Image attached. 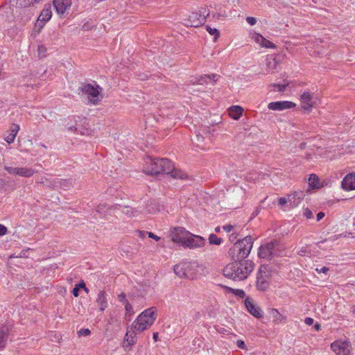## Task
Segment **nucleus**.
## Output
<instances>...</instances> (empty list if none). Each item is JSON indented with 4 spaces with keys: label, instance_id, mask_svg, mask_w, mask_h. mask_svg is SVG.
<instances>
[{
    "label": "nucleus",
    "instance_id": "obj_1",
    "mask_svg": "<svg viewBox=\"0 0 355 355\" xmlns=\"http://www.w3.org/2000/svg\"><path fill=\"white\" fill-rule=\"evenodd\" d=\"M253 246L251 236L237 240L229 249L228 254L233 261L223 270L225 277L234 281L245 279L253 270L254 264L251 260H245Z\"/></svg>",
    "mask_w": 355,
    "mask_h": 355
},
{
    "label": "nucleus",
    "instance_id": "obj_2",
    "mask_svg": "<svg viewBox=\"0 0 355 355\" xmlns=\"http://www.w3.org/2000/svg\"><path fill=\"white\" fill-rule=\"evenodd\" d=\"M144 173L148 175H157L160 173L170 175L173 178L184 179L187 175L180 169H176L174 164L167 158H148Z\"/></svg>",
    "mask_w": 355,
    "mask_h": 355
},
{
    "label": "nucleus",
    "instance_id": "obj_3",
    "mask_svg": "<svg viewBox=\"0 0 355 355\" xmlns=\"http://www.w3.org/2000/svg\"><path fill=\"white\" fill-rule=\"evenodd\" d=\"M174 272L180 278L193 279L198 272V264L196 261H182L174 266Z\"/></svg>",
    "mask_w": 355,
    "mask_h": 355
},
{
    "label": "nucleus",
    "instance_id": "obj_4",
    "mask_svg": "<svg viewBox=\"0 0 355 355\" xmlns=\"http://www.w3.org/2000/svg\"><path fill=\"white\" fill-rule=\"evenodd\" d=\"M98 89V85L95 87L89 83L82 84V86L80 87L81 92L88 96L89 102L94 105L98 104L102 98L100 95Z\"/></svg>",
    "mask_w": 355,
    "mask_h": 355
},
{
    "label": "nucleus",
    "instance_id": "obj_5",
    "mask_svg": "<svg viewBox=\"0 0 355 355\" xmlns=\"http://www.w3.org/2000/svg\"><path fill=\"white\" fill-rule=\"evenodd\" d=\"M270 276L268 266L261 265L257 277V287L259 291H265L269 287L268 279Z\"/></svg>",
    "mask_w": 355,
    "mask_h": 355
},
{
    "label": "nucleus",
    "instance_id": "obj_6",
    "mask_svg": "<svg viewBox=\"0 0 355 355\" xmlns=\"http://www.w3.org/2000/svg\"><path fill=\"white\" fill-rule=\"evenodd\" d=\"M52 16L51 6H46V7L41 11L40 15L37 17V21L35 24L34 30L40 33L41 29L44 27L45 24L49 21Z\"/></svg>",
    "mask_w": 355,
    "mask_h": 355
},
{
    "label": "nucleus",
    "instance_id": "obj_7",
    "mask_svg": "<svg viewBox=\"0 0 355 355\" xmlns=\"http://www.w3.org/2000/svg\"><path fill=\"white\" fill-rule=\"evenodd\" d=\"M331 348L336 355H350L352 346L349 342L336 340L331 343Z\"/></svg>",
    "mask_w": 355,
    "mask_h": 355
},
{
    "label": "nucleus",
    "instance_id": "obj_8",
    "mask_svg": "<svg viewBox=\"0 0 355 355\" xmlns=\"http://www.w3.org/2000/svg\"><path fill=\"white\" fill-rule=\"evenodd\" d=\"M171 237L173 242L181 243L183 246L189 236V232L187 231L184 227H174L171 231Z\"/></svg>",
    "mask_w": 355,
    "mask_h": 355
},
{
    "label": "nucleus",
    "instance_id": "obj_9",
    "mask_svg": "<svg viewBox=\"0 0 355 355\" xmlns=\"http://www.w3.org/2000/svg\"><path fill=\"white\" fill-rule=\"evenodd\" d=\"M205 21V17L197 12H192L188 18L183 19V24L186 26L198 27Z\"/></svg>",
    "mask_w": 355,
    "mask_h": 355
},
{
    "label": "nucleus",
    "instance_id": "obj_10",
    "mask_svg": "<svg viewBox=\"0 0 355 355\" xmlns=\"http://www.w3.org/2000/svg\"><path fill=\"white\" fill-rule=\"evenodd\" d=\"M5 169L9 174L18 175L25 178L31 177L35 173H36L34 169L26 167L6 166Z\"/></svg>",
    "mask_w": 355,
    "mask_h": 355
},
{
    "label": "nucleus",
    "instance_id": "obj_11",
    "mask_svg": "<svg viewBox=\"0 0 355 355\" xmlns=\"http://www.w3.org/2000/svg\"><path fill=\"white\" fill-rule=\"evenodd\" d=\"M155 320L156 309L155 307H151L145 310L138 316V320L144 321L147 325H152Z\"/></svg>",
    "mask_w": 355,
    "mask_h": 355
},
{
    "label": "nucleus",
    "instance_id": "obj_12",
    "mask_svg": "<svg viewBox=\"0 0 355 355\" xmlns=\"http://www.w3.org/2000/svg\"><path fill=\"white\" fill-rule=\"evenodd\" d=\"M205 240L200 236L192 234L189 232L184 246L190 248H199L205 244Z\"/></svg>",
    "mask_w": 355,
    "mask_h": 355
},
{
    "label": "nucleus",
    "instance_id": "obj_13",
    "mask_svg": "<svg viewBox=\"0 0 355 355\" xmlns=\"http://www.w3.org/2000/svg\"><path fill=\"white\" fill-rule=\"evenodd\" d=\"M245 305L248 311L257 318H263L262 311L256 304H253L252 299L248 297L245 300Z\"/></svg>",
    "mask_w": 355,
    "mask_h": 355
},
{
    "label": "nucleus",
    "instance_id": "obj_14",
    "mask_svg": "<svg viewBox=\"0 0 355 355\" xmlns=\"http://www.w3.org/2000/svg\"><path fill=\"white\" fill-rule=\"evenodd\" d=\"M295 103L291 101H284L271 102L268 104V107L272 110L282 111L284 110L293 108L295 107Z\"/></svg>",
    "mask_w": 355,
    "mask_h": 355
},
{
    "label": "nucleus",
    "instance_id": "obj_15",
    "mask_svg": "<svg viewBox=\"0 0 355 355\" xmlns=\"http://www.w3.org/2000/svg\"><path fill=\"white\" fill-rule=\"evenodd\" d=\"M137 332L135 329H132V327L130 329L127 330L123 341L124 347L132 346L137 343V338L136 335Z\"/></svg>",
    "mask_w": 355,
    "mask_h": 355
},
{
    "label": "nucleus",
    "instance_id": "obj_16",
    "mask_svg": "<svg viewBox=\"0 0 355 355\" xmlns=\"http://www.w3.org/2000/svg\"><path fill=\"white\" fill-rule=\"evenodd\" d=\"M58 181L56 178H53L51 176H41L36 180V183L43 184L45 187L51 188L53 189H57V183Z\"/></svg>",
    "mask_w": 355,
    "mask_h": 355
},
{
    "label": "nucleus",
    "instance_id": "obj_17",
    "mask_svg": "<svg viewBox=\"0 0 355 355\" xmlns=\"http://www.w3.org/2000/svg\"><path fill=\"white\" fill-rule=\"evenodd\" d=\"M71 5V0H53V6L58 14L62 15Z\"/></svg>",
    "mask_w": 355,
    "mask_h": 355
},
{
    "label": "nucleus",
    "instance_id": "obj_18",
    "mask_svg": "<svg viewBox=\"0 0 355 355\" xmlns=\"http://www.w3.org/2000/svg\"><path fill=\"white\" fill-rule=\"evenodd\" d=\"M313 96L309 92H305L301 95L302 109L306 112H310L313 107L311 101Z\"/></svg>",
    "mask_w": 355,
    "mask_h": 355
},
{
    "label": "nucleus",
    "instance_id": "obj_19",
    "mask_svg": "<svg viewBox=\"0 0 355 355\" xmlns=\"http://www.w3.org/2000/svg\"><path fill=\"white\" fill-rule=\"evenodd\" d=\"M342 188L346 191L355 189V173L347 175L342 181Z\"/></svg>",
    "mask_w": 355,
    "mask_h": 355
},
{
    "label": "nucleus",
    "instance_id": "obj_20",
    "mask_svg": "<svg viewBox=\"0 0 355 355\" xmlns=\"http://www.w3.org/2000/svg\"><path fill=\"white\" fill-rule=\"evenodd\" d=\"M107 297V295L104 291L101 290L98 291L96 302L99 306V310L102 312L104 311L108 306Z\"/></svg>",
    "mask_w": 355,
    "mask_h": 355
},
{
    "label": "nucleus",
    "instance_id": "obj_21",
    "mask_svg": "<svg viewBox=\"0 0 355 355\" xmlns=\"http://www.w3.org/2000/svg\"><path fill=\"white\" fill-rule=\"evenodd\" d=\"M9 328L8 326H2L0 328V349L6 347L8 338Z\"/></svg>",
    "mask_w": 355,
    "mask_h": 355
},
{
    "label": "nucleus",
    "instance_id": "obj_22",
    "mask_svg": "<svg viewBox=\"0 0 355 355\" xmlns=\"http://www.w3.org/2000/svg\"><path fill=\"white\" fill-rule=\"evenodd\" d=\"M150 288L149 286H141V288H136L135 291H133L130 295V299L132 301L136 300L137 297H144L148 293V291Z\"/></svg>",
    "mask_w": 355,
    "mask_h": 355
},
{
    "label": "nucleus",
    "instance_id": "obj_23",
    "mask_svg": "<svg viewBox=\"0 0 355 355\" xmlns=\"http://www.w3.org/2000/svg\"><path fill=\"white\" fill-rule=\"evenodd\" d=\"M243 108L239 105H234L230 107L229 114L231 118L238 120L243 114Z\"/></svg>",
    "mask_w": 355,
    "mask_h": 355
},
{
    "label": "nucleus",
    "instance_id": "obj_24",
    "mask_svg": "<svg viewBox=\"0 0 355 355\" xmlns=\"http://www.w3.org/2000/svg\"><path fill=\"white\" fill-rule=\"evenodd\" d=\"M131 327L132 329H135L137 331L142 332L143 331L151 327V325H147L144 321H139L137 317Z\"/></svg>",
    "mask_w": 355,
    "mask_h": 355
},
{
    "label": "nucleus",
    "instance_id": "obj_25",
    "mask_svg": "<svg viewBox=\"0 0 355 355\" xmlns=\"http://www.w3.org/2000/svg\"><path fill=\"white\" fill-rule=\"evenodd\" d=\"M275 254V252H270L265 245H261L259 249L258 255L261 259H271Z\"/></svg>",
    "mask_w": 355,
    "mask_h": 355
},
{
    "label": "nucleus",
    "instance_id": "obj_26",
    "mask_svg": "<svg viewBox=\"0 0 355 355\" xmlns=\"http://www.w3.org/2000/svg\"><path fill=\"white\" fill-rule=\"evenodd\" d=\"M309 187L312 189L320 188L319 178L315 174L310 175L309 178Z\"/></svg>",
    "mask_w": 355,
    "mask_h": 355
},
{
    "label": "nucleus",
    "instance_id": "obj_27",
    "mask_svg": "<svg viewBox=\"0 0 355 355\" xmlns=\"http://www.w3.org/2000/svg\"><path fill=\"white\" fill-rule=\"evenodd\" d=\"M208 78L209 77L207 75L200 76L199 77H196L194 79L191 80V82L193 85H203L205 83H208L209 82Z\"/></svg>",
    "mask_w": 355,
    "mask_h": 355
},
{
    "label": "nucleus",
    "instance_id": "obj_28",
    "mask_svg": "<svg viewBox=\"0 0 355 355\" xmlns=\"http://www.w3.org/2000/svg\"><path fill=\"white\" fill-rule=\"evenodd\" d=\"M56 180L58 181V182L56 184L57 189L58 188H63L64 189H67V188H69V186L71 184V180H64V179H59L56 178Z\"/></svg>",
    "mask_w": 355,
    "mask_h": 355
},
{
    "label": "nucleus",
    "instance_id": "obj_29",
    "mask_svg": "<svg viewBox=\"0 0 355 355\" xmlns=\"http://www.w3.org/2000/svg\"><path fill=\"white\" fill-rule=\"evenodd\" d=\"M223 240L221 238L218 237L214 234H211L209 236V243L211 245H219L221 244Z\"/></svg>",
    "mask_w": 355,
    "mask_h": 355
},
{
    "label": "nucleus",
    "instance_id": "obj_30",
    "mask_svg": "<svg viewBox=\"0 0 355 355\" xmlns=\"http://www.w3.org/2000/svg\"><path fill=\"white\" fill-rule=\"evenodd\" d=\"M259 39L262 41L261 46L270 49H275L276 46L270 41L268 40L265 37H259Z\"/></svg>",
    "mask_w": 355,
    "mask_h": 355
},
{
    "label": "nucleus",
    "instance_id": "obj_31",
    "mask_svg": "<svg viewBox=\"0 0 355 355\" xmlns=\"http://www.w3.org/2000/svg\"><path fill=\"white\" fill-rule=\"evenodd\" d=\"M110 209V207L107 206V204L105 203H103V204H99L97 207H96V211L99 214H104L105 213L108 209Z\"/></svg>",
    "mask_w": 355,
    "mask_h": 355
},
{
    "label": "nucleus",
    "instance_id": "obj_32",
    "mask_svg": "<svg viewBox=\"0 0 355 355\" xmlns=\"http://www.w3.org/2000/svg\"><path fill=\"white\" fill-rule=\"evenodd\" d=\"M206 30L208 31V33L211 35H214V39L215 40L219 36V31L218 29L214 28H211L210 26H206Z\"/></svg>",
    "mask_w": 355,
    "mask_h": 355
},
{
    "label": "nucleus",
    "instance_id": "obj_33",
    "mask_svg": "<svg viewBox=\"0 0 355 355\" xmlns=\"http://www.w3.org/2000/svg\"><path fill=\"white\" fill-rule=\"evenodd\" d=\"M264 245L267 249H268L270 251V252H274V249L277 245H278V242L277 241L274 240L270 243H267Z\"/></svg>",
    "mask_w": 355,
    "mask_h": 355
},
{
    "label": "nucleus",
    "instance_id": "obj_34",
    "mask_svg": "<svg viewBox=\"0 0 355 355\" xmlns=\"http://www.w3.org/2000/svg\"><path fill=\"white\" fill-rule=\"evenodd\" d=\"M298 194H299V193H298L297 192L295 191L293 194H291V195H288V201L291 203V200H292V199H295V197H297V198H298L299 200H300V199H301V198H303V197H304V194L302 192H301V193H300V195L299 196H298Z\"/></svg>",
    "mask_w": 355,
    "mask_h": 355
},
{
    "label": "nucleus",
    "instance_id": "obj_35",
    "mask_svg": "<svg viewBox=\"0 0 355 355\" xmlns=\"http://www.w3.org/2000/svg\"><path fill=\"white\" fill-rule=\"evenodd\" d=\"M16 137L15 133L10 132L8 135L5 138V140L8 143L11 144L14 141Z\"/></svg>",
    "mask_w": 355,
    "mask_h": 355
},
{
    "label": "nucleus",
    "instance_id": "obj_36",
    "mask_svg": "<svg viewBox=\"0 0 355 355\" xmlns=\"http://www.w3.org/2000/svg\"><path fill=\"white\" fill-rule=\"evenodd\" d=\"M239 234L234 232L233 233H232L230 236H229V240L231 243H235L238 239V236H239Z\"/></svg>",
    "mask_w": 355,
    "mask_h": 355
},
{
    "label": "nucleus",
    "instance_id": "obj_37",
    "mask_svg": "<svg viewBox=\"0 0 355 355\" xmlns=\"http://www.w3.org/2000/svg\"><path fill=\"white\" fill-rule=\"evenodd\" d=\"M234 294L238 296L239 298H244L245 296V293L243 290L241 289H235Z\"/></svg>",
    "mask_w": 355,
    "mask_h": 355
},
{
    "label": "nucleus",
    "instance_id": "obj_38",
    "mask_svg": "<svg viewBox=\"0 0 355 355\" xmlns=\"http://www.w3.org/2000/svg\"><path fill=\"white\" fill-rule=\"evenodd\" d=\"M78 334L79 336H87L91 334V331L89 329H81L78 332Z\"/></svg>",
    "mask_w": 355,
    "mask_h": 355
},
{
    "label": "nucleus",
    "instance_id": "obj_39",
    "mask_svg": "<svg viewBox=\"0 0 355 355\" xmlns=\"http://www.w3.org/2000/svg\"><path fill=\"white\" fill-rule=\"evenodd\" d=\"M118 300L119 302H123V304H125V302H129L126 299V295L124 293H121L118 295Z\"/></svg>",
    "mask_w": 355,
    "mask_h": 355
},
{
    "label": "nucleus",
    "instance_id": "obj_40",
    "mask_svg": "<svg viewBox=\"0 0 355 355\" xmlns=\"http://www.w3.org/2000/svg\"><path fill=\"white\" fill-rule=\"evenodd\" d=\"M46 49L44 46L40 45L38 46V54L40 56H45Z\"/></svg>",
    "mask_w": 355,
    "mask_h": 355
},
{
    "label": "nucleus",
    "instance_id": "obj_41",
    "mask_svg": "<svg viewBox=\"0 0 355 355\" xmlns=\"http://www.w3.org/2000/svg\"><path fill=\"white\" fill-rule=\"evenodd\" d=\"M124 306L126 314H131L132 312V307L130 302H125Z\"/></svg>",
    "mask_w": 355,
    "mask_h": 355
},
{
    "label": "nucleus",
    "instance_id": "obj_42",
    "mask_svg": "<svg viewBox=\"0 0 355 355\" xmlns=\"http://www.w3.org/2000/svg\"><path fill=\"white\" fill-rule=\"evenodd\" d=\"M272 86L274 87H277L279 92H284L288 85L274 84Z\"/></svg>",
    "mask_w": 355,
    "mask_h": 355
},
{
    "label": "nucleus",
    "instance_id": "obj_43",
    "mask_svg": "<svg viewBox=\"0 0 355 355\" xmlns=\"http://www.w3.org/2000/svg\"><path fill=\"white\" fill-rule=\"evenodd\" d=\"M304 216L306 218L311 219L313 217V212L308 208L304 210Z\"/></svg>",
    "mask_w": 355,
    "mask_h": 355
},
{
    "label": "nucleus",
    "instance_id": "obj_44",
    "mask_svg": "<svg viewBox=\"0 0 355 355\" xmlns=\"http://www.w3.org/2000/svg\"><path fill=\"white\" fill-rule=\"evenodd\" d=\"M8 232L7 227L0 224V236L5 235Z\"/></svg>",
    "mask_w": 355,
    "mask_h": 355
},
{
    "label": "nucleus",
    "instance_id": "obj_45",
    "mask_svg": "<svg viewBox=\"0 0 355 355\" xmlns=\"http://www.w3.org/2000/svg\"><path fill=\"white\" fill-rule=\"evenodd\" d=\"M209 78H208L209 79V81H210L211 80H212L214 83L216 82L218 80V78H219V75L216 74V73H212L211 75H207Z\"/></svg>",
    "mask_w": 355,
    "mask_h": 355
},
{
    "label": "nucleus",
    "instance_id": "obj_46",
    "mask_svg": "<svg viewBox=\"0 0 355 355\" xmlns=\"http://www.w3.org/2000/svg\"><path fill=\"white\" fill-rule=\"evenodd\" d=\"M246 21L251 26L254 25L256 24V22H257V19L254 17H248L246 18Z\"/></svg>",
    "mask_w": 355,
    "mask_h": 355
},
{
    "label": "nucleus",
    "instance_id": "obj_47",
    "mask_svg": "<svg viewBox=\"0 0 355 355\" xmlns=\"http://www.w3.org/2000/svg\"><path fill=\"white\" fill-rule=\"evenodd\" d=\"M234 226L232 225H225L224 226H223V229L226 232H230L232 230H233L234 229Z\"/></svg>",
    "mask_w": 355,
    "mask_h": 355
},
{
    "label": "nucleus",
    "instance_id": "obj_48",
    "mask_svg": "<svg viewBox=\"0 0 355 355\" xmlns=\"http://www.w3.org/2000/svg\"><path fill=\"white\" fill-rule=\"evenodd\" d=\"M259 37H263L260 34H256L255 36L254 37V41L257 42V43H259L261 46L262 44V41L259 39Z\"/></svg>",
    "mask_w": 355,
    "mask_h": 355
},
{
    "label": "nucleus",
    "instance_id": "obj_49",
    "mask_svg": "<svg viewBox=\"0 0 355 355\" xmlns=\"http://www.w3.org/2000/svg\"><path fill=\"white\" fill-rule=\"evenodd\" d=\"M19 130V126L18 125L12 124V128H11V132L15 133V135H17Z\"/></svg>",
    "mask_w": 355,
    "mask_h": 355
},
{
    "label": "nucleus",
    "instance_id": "obj_50",
    "mask_svg": "<svg viewBox=\"0 0 355 355\" xmlns=\"http://www.w3.org/2000/svg\"><path fill=\"white\" fill-rule=\"evenodd\" d=\"M19 130V126L18 125L12 124V128H11V132L15 133V135H17Z\"/></svg>",
    "mask_w": 355,
    "mask_h": 355
},
{
    "label": "nucleus",
    "instance_id": "obj_51",
    "mask_svg": "<svg viewBox=\"0 0 355 355\" xmlns=\"http://www.w3.org/2000/svg\"><path fill=\"white\" fill-rule=\"evenodd\" d=\"M147 234H148L149 238L153 239L155 241H159L160 239V237L154 234L153 232H147Z\"/></svg>",
    "mask_w": 355,
    "mask_h": 355
},
{
    "label": "nucleus",
    "instance_id": "obj_52",
    "mask_svg": "<svg viewBox=\"0 0 355 355\" xmlns=\"http://www.w3.org/2000/svg\"><path fill=\"white\" fill-rule=\"evenodd\" d=\"M237 346H238V347H239L241 349H245L246 347L245 342L241 340H239L237 341Z\"/></svg>",
    "mask_w": 355,
    "mask_h": 355
},
{
    "label": "nucleus",
    "instance_id": "obj_53",
    "mask_svg": "<svg viewBox=\"0 0 355 355\" xmlns=\"http://www.w3.org/2000/svg\"><path fill=\"white\" fill-rule=\"evenodd\" d=\"M80 291V290L76 286H75L71 292L74 297H78Z\"/></svg>",
    "mask_w": 355,
    "mask_h": 355
},
{
    "label": "nucleus",
    "instance_id": "obj_54",
    "mask_svg": "<svg viewBox=\"0 0 355 355\" xmlns=\"http://www.w3.org/2000/svg\"><path fill=\"white\" fill-rule=\"evenodd\" d=\"M272 315L275 318L279 320V317L281 316V315L277 309H272Z\"/></svg>",
    "mask_w": 355,
    "mask_h": 355
},
{
    "label": "nucleus",
    "instance_id": "obj_55",
    "mask_svg": "<svg viewBox=\"0 0 355 355\" xmlns=\"http://www.w3.org/2000/svg\"><path fill=\"white\" fill-rule=\"evenodd\" d=\"M313 322L314 320L311 318H306L304 320V322L309 326L312 325L313 324Z\"/></svg>",
    "mask_w": 355,
    "mask_h": 355
},
{
    "label": "nucleus",
    "instance_id": "obj_56",
    "mask_svg": "<svg viewBox=\"0 0 355 355\" xmlns=\"http://www.w3.org/2000/svg\"><path fill=\"white\" fill-rule=\"evenodd\" d=\"M316 270L319 273H320V272L327 273L329 270V268L324 266L320 269L316 268Z\"/></svg>",
    "mask_w": 355,
    "mask_h": 355
},
{
    "label": "nucleus",
    "instance_id": "obj_57",
    "mask_svg": "<svg viewBox=\"0 0 355 355\" xmlns=\"http://www.w3.org/2000/svg\"><path fill=\"white\" fill-rule=\"evenodd\" d=\"M287 202L288 200H286V198L282 197L279 199V204L280 205H285L287 203Z\"/></svg>",
    "mask_w": 355,
    "mask_h": 355
},
{
    "label": "nucleus",
    "instance_id": "obj_58",
    "mask_svg": "<svg viewBox=\"0 0 355 355\" xmlns=\"http://www.w3.org/2000/svg\"><path fill=\"white\" fill-rule=\"evenodd\" d=\"M325 214L324 212L322 211H320L318 214H317V220L318 221H320V220H322L324 217Z\"/></svg>",
    "mask_w": 355,
    "mask_h": 355
},
{
    "label": "nucleus",
    "instance_id": "obj_59",
    "mask_svg": "<svg viewBox=\"0 0 355 355\" xmlns=\"http://www.w3.org/2000/svg\"><path fill=\"white\" fill-rule=\"evenodd\" d=\"M75 286H76L80 290V289H83V288L86 285H85V283L83 281H82L81 282H80L79 284H76Z\"/></svg>",
    "mask_w": 355,
    "mask_h": 355
},
{
    "label": "nucleus",
    "instance_id": "obj_60",
    "mask_svg": "<svg viewBox=\"0 0 355 355\" xmlns=\"http://www.w3.org/2000/svg\"><path fill=\"white\" fill-rule=\"evenodd\" d=\"M223 288L225 289V291L228 293H234V291L235 289L234 288H230V287H228V286H224Z\"/></svg>",
    "mask_w": 355,
    "mask_h": 355
},
{
    "label": "nucleus",
    "instance_id": "obj_61",
    "mask_svg": "<svg viewBox=\"0 0 355 355\" xmlns=\"http://www.w3.org/2000/svg\"><path fill=\"white\" fill-rule=\"evenodd\" d=\"M313 328L316 330V331H320L321 329V325L319 323H316L314 324L313 326Z\"/></svg>",
    "mask_w": 355,
    "mask_h": 355
},
{
    "label": "nucleus",
    "instance_id": "obj_62",
    "mask_svg": "<svg viewBox=\"0 0 355 355\" xmlns=\"http://www.w3.org/2000/svg\"><path fill=\"white\" fill-rule=\"evenodd\" d=\"M153 340H155V342H157L158 340V338H159L158 333H157V332L153 333Z\"/></svg>",
    "mask_w": 355,
    "mask_h": 355
},
{
    "label": "nucleus",
    "instance_id": "obj_63",
    "mask_svg": "<svg viewBox=\"0 0 355 355\" xmlns=\"http://www.w3.org/2000/svg\"><path fill=\"white\" fill-rule=\"evenodd\" d=\"M225 17V14H221V13H218V14H217V16H216L217 19H219L220 17H223V18H224Z\"/></svg>",
    "mask_w": 355,
    "mask_h": 355
},
{
    "label": "nucleus",
    "instance_id": "obj_64",
    "mask_svg": "<svg viewBox=\"0 0 355 355\" xmlns=\"http://www.w3.org/2000/svg\"><path fill=\"white\" fill-rule=\"evenodd\" d=\"M258 214H259V211L257 209L256 211H254L252 213L251 218H252V217H255V216H257L258 215Z\"/></svg>",
    "mask_w": 355,
    "mask_h": 355
}]
</instances>
